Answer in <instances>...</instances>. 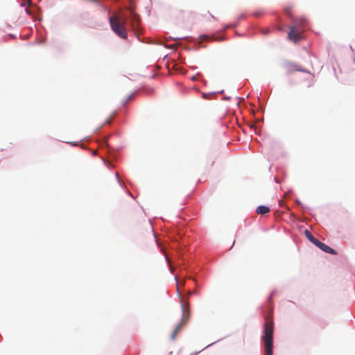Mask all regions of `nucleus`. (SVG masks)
Masks as SVG:
<instances>
[{
	"mask_svg": "<svg viewBox=\"0 0 355 355\" xmlns=\"http://www.w3.org/2000/svg\"><path fill=\"white\" fill-rule=\"evenodd\" d=\"M276 290L270 292L267 302L260 306V312L264 318L261 344L263 355H273L274 352V322L272 320V297L276 295Z\"/></svg>",
	"mask_w": 355,
	"mask_h": 355,
	"instance_id": "f257e3e1",
	"label": "nucleus"
},
{
	"mask_svg": "<svg viewBox=\"0 0 355 355\" xmlns=\"http://www.w3.org/2000/svg\"><path fill=\"white\" fill-rule=\"evenodd\" d=\"M136 5L130 1L125 7L127 14L123 15V24L119 21L117 18L109 17V23L112 30L121 38L126 39L128 33L124 24H130L133 28H139L140 25V19L138 14L135 12Z\"/></svg>",
	"mask_w": 355,
	"mask_h": 355,
	"instance_id": "f03ea898",
	"label": "nucleus"
},
{
	"mask_svg": "<svg viewBox=\"0 0 355 355\" xmlns=\"http://www.w3.org/2000/svg\"><path fill=\"white\" fill-rule=\"evenodd\" d=\"M285 13L288 17H289L293 25L290 27L289 32L288 33V37L289 40L294 42H299L302 38V33L299 31L298 29H301L302 31H304L307 28V20L305 17H301L297 19L293 17L290 12L289 8H286L285 10Z\"/></svg>",
	"mask_w": 355,
	"mask_h": 355,
	"instance_id": "7ed1b4c3",
	"label": "nucleus"
},
{
	"mask_svg": "<svg viewBox=\"0 0 355 355\" xmlns=\"http://www.w3.org/2000/svg\"><path fill=\"white\" fill-rule=\"evenodd\" d=\"M304 234H305L306 237L307 238V239L310 242L313 243L315 246H317L318 248H320L323 252L330 254H332V255L337 254V251L336 250L333 249L330 246L327 245L324 243L320 241L319 239L315 238L311 234V232L310 231H309L308 230H306L304 231Z\"/></svg>",
	"mask_w": 355,
	"mask_h": 355,
	"instance_id": "20e7f679",
	"label": "nucleus"
},
{
	"mask_svg": "<svg viewBox=\"0 0 355 355\" xmlns=\"http://www.w3.org/2000/svg\"><path fill=\"white\" fill-rule=\"evenodd\" d=\"M179 296H180V295H179ZM180 298H181V297H180ZM180 300H182V299H180ZM181 308H182V321L175 327L173 334L171 336V340H175L177 334L179 332V331L180 330V329H181V327H182V326L183 324V320H184V318L186 316L185 305L182 302V301H181Z\"/></svg>",
	"mask_w": 355,
	"mask_h": 355,
	"instance_id": "39448f33",
	"label": "nucleus"
},
{
	"mask_svg": "<svg viewBox=\"0 0 355 355\" xmlns=\"http://www.w3.org/2000/svg\"><path fill=\"white\" fill-rule=\"evenodd\" d=\"M270 207L266 205H259L256 209V212L258 214L263 215L270 211Z\"/></svg>",
	"mask_w": 355,
	"mask_h": 355,
	"instance_id": "423d86ee",
	"label": "nucleus"
},
{
	"mask_svg": "<svg viewBox=\"0 0 355 355\" xmlns=\"http://www.w3.org/2000/svg\"><path fill=\"white\" fill-rule=\"evenodd\" d=\"M168 40H173V41H180V40H186V41H191L193 40V38L190 36H186V37H171V36H169L168 37Z\"/></svg>",
	"mask_w": 355,
	"mask_h": 355,
	"instance_id": "0eeeda50",
	"label": "nucleus"
},
{
	"mask_svg": "<svg viewBox=\"0 0 355 355\" xmlns=\"http://www.w3.org/2000/svg\"><path fill=\"white\" fill-rule=\"evenodd\" d=\"M136 93L137 92H132V94H129L125 99L123 100L121 103L122 106L125 107L128 101L133 100Z\"/></svg>",
	"mask_w": 355,
	"mask_h": 355,
	"instance_id": "6e6552de",
	"label": "nucleus"
},
{
	"mask_svg": "<svg viewBox=\"0 0 355 355\" xmlns=\"http://www.w3.org/2000/svg\"><path fill=\"white\" fill-rule=\"evenodd\" d=\"M239 24H240V21L236 19L234 23L225 24L223 29H224V31H226L227 29H229V28H236L239 26Z\"/></svg>",
	"mask_w": 355,
	"mask_h": 355,
	"instance_id": "1a4fd4ad",
	"label": "nucleus"
},
{
	"mask_svg": "<svg viewBox=\"0 0 355 355\" xmlns=\"http://www.w3.org/2000/svg\"><path fill=\"white\" fill-rule=\"evenodd\" d=\"M105 145L106 146V147L107 148V150L109 152V153L110 154V158L112 159V160H114L116 161L117 159V157H116V153H114V152H112L110 148V146H108V144H105Z\"/></svg>",
	"mask_w": 355,
	"mask_h": 355,
	"instance_id": "9d476101",
	"label": "nucleus"
},
{
	"mask_svg": "<svg viewBox=\"0 0 355 355\" xmlns=\"http://www.w3.org/2000/svg\"><path fill=\"white\" fill-rule=\"evenodd\" d=\"M103 162V164L105 166H106L108 168L110 169H112V168H114V165L112 164L111 162L107 161L106 159H105L104 158H101Z\"/></svg>",
	"mask_w": 355,
	"mask_h": 355,
	"instance_id": "9b49d317",
	"label": "nucleus"
},
{
	"mask_svg": "<svg viewBox=\"0 0 355 355\" xmlns=\"http://www.w3.org/2000/svg\"><path fill=\"white\" fill-rule=\"evenodd\" d=\"M115 177H116V180L117 182L119 183V184L122 188H125L124 184L123 183V182H122V181H121V180L120 179V178H119V175L118 172H116V173H115Z\"/></svg>",
	"mask_w": 355,
	"mask_h": 355,
	"instance_id": "f8f14e48",
	"label": "nucleus"
},
{
	"mask_svg": "<svg viewBox=\"0 0 355 355\" xmlns=\"http://www.w3.org/2000/svg\"><path fill=\"white\" fill-rule=\"evenodd\" d=\"M292 66L295 67L293 68V69L295 71H302V72H304V73H309V71L306 69H304L302 67H295L294 64H292Z\"/></svg>",
	"mask_w": 355,
	"mask_h": 355,
	"instance_id": "ddd939ff",
	"label": "nucleus"
},
{
	"mask_svg": "<svg viewBox=\"0 0 355 355\" xmlns=\"http://www.w3.org/2000/svg\"><path fill=\"white\" fill-rule=\"evenodd\" d=\"M295 203H296V205H297L300 206V207H302V209H303V211H306V207H304V206L302 205V203L301 202V201H300V200L296 199V200H295Z\"/></svg>",
	"mask_w": 355,
	"mask_h": 355,
	"instance_id": "4468645a",
	"label": "nucleus"
},
{
	"mask_svg": "<svg viewBox=\"0 0 355 355\" xmlns=\"http://www.w3.org/2000/svg\"><path fill=\"white\" fill-rule=\"evenodd\" d=\"M253 16L258 17L263 15V12L259 10H257L252 13Z\"/></svg>",
	"mask_w": 355,
	"mask_h": 355,
	"instance_id": "2eb2a0df",
	"label": "nucleus"
},
{
	"mask_svg": "<svg viewBox=\"0 0 355 355\" xmlns=\"http://www.w3.org/2000/svg\"><path fill=\"white\" fill-rule=\"evenodd\" d=\"M247 17V15L245 13H241L238 17L237 19L241 21V19H244Z\"/></svg>",
	"mask_w": 355,
	"mask_h": 355,
	"instance_id": "dca6fc26",
	"label": "nucleus"
},
{
	"mask_svg": "<svg viewBox=\"0 0 355 355\" xmlns=\"http://www.w3.org/2000/svg\"><path fill=\"white\" fill-rule=\"evenodd\" d=\"M26 4L31 5V1L30 0H28L26 3V2H23V3H20V6L21 7H25Z\"/></svg>",
	"mask_w": 355,
	"mask_h": 355,
	"instance_id": "f3484780",
	"label": "nucleus"
},
{
	"mask_svg": "<svg viewBox=\"0 0 355 355\" xmlns=\"http://www.w3.org/2000/svg\"><path fill=\"white\" fill-rule=\"evenodd\" d=\"M222 339H223V338L218 339V340H216V341H215V342H214V343H211V344L208 345L207 346H206L205 347H204V348L202 349V350H203V349H207V348L209 347L210 346H212L213 345H214V344H215V343H216L217 342H218V341L221 340Z\"/></svg>",
	"mask_w": 355,
	"mask_h": 355,
	"instance_id": "a211bd4d",
	"label": "nucleus"
},
{
	"mask_svg": "<svg viewBox=\"0 0 355 355\" xmlns=\"http://www.w3.org/2000/svg\"><path fill=\"white\" fill-rule=\"evenodd\" d=\"M117 115H118V112L117 111H114L112 116H111V118L114 120L115 119L116 117H117Z\"/></svg>",
	"mask_w": 355,
	"mask_h": 355,
	"instance_id": "6ab92c4d",
	"label": "nucleus"
},
{
	"mask_svg": "<svg viewBox=\"0 0 355 355\" xmlns=\"http://www.w3.org/2000/svg\"><path fill=\"white\" fill-rule=\"evenodd\" d=\"M201 76V74H200V73H198L196 76H193L191 77V80H196V78H197V76Z\"/></svg>",
	"mask_w": 355,
	"mask_h": 355,
	"instance_id": "aec40b11",
	"label": "nucleus"
},
{
	"mask_svg": "<svg viewBox=\"0 0 355 355\" xmlns=\"http://www.w3.org/2000/svg\"><path fill=\"white\" fill-rule=\"evenodd\" d=\"M8 36L9 37H10V38H12V39H15V38H17L16 35H15V34H12V33H9V34L8 35Z\"/></svg>",
	"mask_w": 355,
	"mask_h": 355,
	"instance_id": "412c9836",
	"label": "nucleus"
},
{
	"mask_svg": "<svg viewBox=\"0 0 355 355\" xmlns=\"http://www.w3.org/2000/svg\"><path fill=\"white\" fill-rule=\"evenodd\" d=\"M25 12H26V14H28V15H31V10H30L28 8H25Z\"/></svg>",
	"mask_w": 355,
	"mask_h": 355,
	"instance_id": "4be33fe9",
	"label": "nucleus"
},
{
	"mask_svg": "<svg viewBox=\"0 0 355 355\" xmlns=\"http://www.w3.org/2000/svg\"><path fill=\"white\" fill-rule=\"evenodd\" d=\"M217 40H225V37L224 35H222V36H220V37H217Z\"/></svg>",
	"mask_w": 355,
	"mask_h": 355,
	"instance_id": "5701e85b",
	"label": "nucleus"
},
{
	"mask_svg": "<svg viewBox=\"0 0 355 355\" xmlns=\"http://www.w3.org/2000/svg\"><path fill=\"white\" fill-rule=\"evenodd\" d=\"M69 143L71 144L73 146H76L78 145V142L77 141L69 142Z\"/></svg>",
	"mask_w": 355,
	"mask_h": 355,
	"instance_id": "b1692460",
	"label": "nucleus"
},
{
	"mask_svg": "<svg viewBox=\"0 0 355 355\" xmlns=\"http://www.w3.org/2000/svg\"><path fill=\"white\" fill-rule=\"evenodd\" d=\"M5 26L8 29H10L12 28L11 25L8 23H6Z\"/></svg>",
	"mask_w": 355,
	"mask_h": 355,
	"instance_id": "393cba45",
	"label": "nucleus"
},
{
	"mask_svg": "<svg viewBox=\"0 0 355 355\" xmlns=\"http://www.w3.org/2000/svg\"><path fill=\"white\" fill-rule=\"evenodd\" d=\"M223 92H224V90H221V91H220L218 92H213L211 94H218V93H223Z\"/></svg>",
	"mask_w": 355,
	"mask_h": 355,
	"instance_id": "a878e982",
	"label": "nucleus"
},
{
	"mask_svg": "<svg viewBox=\"0 0 355 355\" xmlns=\"http://www.w3.org/2000/svg\"><path fill=\"white\" fill-rule=\"evenodd\" d=\"M230 98H231V97H230V96H224V97H223V99H224V100H230Z\"/></svg>",
	"mask_w": 355,
	"mask_h": 355,
	"instance_id": "bb28decb",
	"label": "nucleus"
},
{
	"mask_svg": "<svg viewBox=\"0 0 355 355\" xmlns=\"http://www.w3.org/2000/svg\"><path fill=\"white\" fill-rule=\"evenodd\" d=\"M97 155V153L94 150L92 151V155L96 156Z\"/></svg>",
	"mask_w": 355,
	"mask_h": 355,
	"instance_id": "cd10ccee",
	"label": "nucleus"
},
{
	"mask_svg": "<svg viewBox=\"0 0 355 355\" xmlns=\"http://www.w3.org/2000/svg\"><path fill=\"white\" fill-rule=\"evenodd\" d=\"M275 180L276 183H278V184L280 183V182L279 181L278 178H275Z\"/></svg>",
	"mask_w": 355,
	"mask_h": 355,
	"instance_id": "c85d7f7f",
	"label": "nucleus"
},
{
	"mask_svg": "<svg viewBox=\"0 0 355 355\" xmlns=\"http://www.w3.org/2000/svg\"><path fill=\"white\" fill-rule=\"evenodd\" d=\"M263 33V34L267 35L269 33V30H267Z\"/></svg>",
	"mask_w": 355,
	"mask_h": 355,
	"instance_id": "c756f323",
	"label": "nucleus"
},
{
	"mask_svg": "<svg viewBox=\"0 0 355 355\" xmlns=\"http://www.w3.org/2000/svg\"><path fill=\"white\" fill-rule=\"evenodd\" d=\"M44 42V40H42L40 41V44H43Z\"/></svg>",
	"mask_w": 355,
	"mask_h": 355,
	"instance_id": "7c9ffc66",
	"label": "nucleus"
},
{
	"mask_svg": "<svg viewBox=\"0 0 355 355\" xmlns=\"http://www.w3.org/2000/svg\"><path fill=\"white\" fill-rule=\"evenodd\" d=\"M255 133L257 134L258 133V129L257 127H255Z\"/></svg>",
	"mask_w": 355,
	"mask_h": 355,
	"instance_id": "2f4dec72",
	"label": "nucleus"
},
{
	"mask_svg": "<svg viewBox=\"0 0 355 355\" xmlns=\"http://www.w3.org/2000/svg\"><path fill=\"white\" fill-rule=\"evenodd\" d=\"M126 193H127L128 195H130V196H132V195L130 194V191H129L128 190H126Z\"/></svg>",
	"mask_w": 355,
	"mask_h": 355,
	"instance_id": "473e14b6",
	"label": "nucleus"
},
{
	"mask_svg": "<svg viewBox=\"0 0 355 355\" xmlns=\"http://www.w3.org/2000/svg\"><path fill=\"white\" fill-rule=\"evenodd\" d=\"M110 120H111V119H107V121H106V122H107V123H110Z\"/></svg>",
	"mask_w": 355,
	"mask_h": 355,
	"instance_id": "72a5a7b5",
	"label": "nucleus"
},
{
	"mask_svg": "<svg viewBox=\"0 0 355 355\" xmlns=\"http://www.w3.org/2000/svg\"><path fill=\"white\" fill-rule=\"evenodd\" d=\"M168 48L173 49V45H171L170 46H168Z\"/></svg>",
	"mask_w": 355,
	"mask_h": 355,
	"instance_id": "f704fd0d",
	"label": "nucleus"
},
{
	"mask_svg": "<svg viewBox=\"0 0 355 355\" xmlns=\"http://www.w3.org/2000/svg\"><path fill=\"white\" fill-rule=\"evenodd\" d=\"M174 279L177 282V277L176 276H175Z\"/></svg>",
	"mask_w": 355,
	"mask_h": 355,
	"instance_id": "c9c22d12",
	"label": "nucleus"
},
{
	"mask_svg": "<svg viewBox=\"0 0 355 355\" xmlns=\"http://www.w3.org/2000/svg\"><path fill=\"white\" fill-rule=\"evenodd\" d=\"M200 352H195L193 354H198Z\"/></svg>",
	"mask_w": 355,
	"mask_h": 355,
	"instance_id": "e433bc0d",
	"label": "nucleus"
},
{
	"mask_svg": "<svg viewBox=\"0 0 355 355\" xmlns=\"http://www.w3.org/2000/svg\"><path fill=\"white\" fill-rule=\"evenodd\" d=\"M354 62H355V58H354Z\"/></svg>",
	"mask_w": 355,
	"mask_h": 355,
	"instance_id": "4c0bfd02",
	"label": "nucleus"
}]
</instances>
